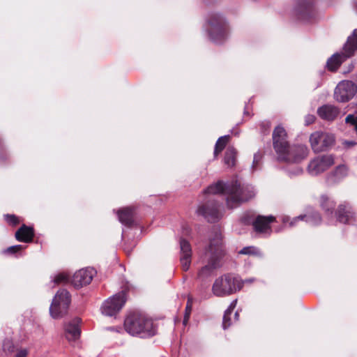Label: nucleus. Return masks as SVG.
I'll list each match as a JSON object with an SVG mask.
<instances>
[{
    "label": "nucleus",
    "instance_id": "6ab92c4d",
    "mask_svg": "<svg viewBox=\"0 0 357 357\" xmlns=\"http://www.w3.org/2000/svg\"><path fill=\"white\" fill-rule=\"evenodd\" d=\"M335 215L340 222L347 224L355 219L356 213L349 203H343L338 206Z\"/></svg>",
    "mask_w": 357,
    "mask_h": 357
},
{
    "label": "nucleus",
    "instance_id": "a878e982",
    "mask_svg": "<svg viewBox=\"0 0 357 357\" xmlns=\"http://www.w3.org/2000/svg\"><path fill=\"white\" fill-rule=\"evenodd\" d=\"M304 220L311 225H317L321 223V218L320 214L317 211L309 212L304 215Z\"/></svg>",
    "mask_w": 357,
    "mask_h": 357
},
{
    "label": "nucleus",
    "instance_id": "58836bf2",
    "mask_svg": "<svg viewBox=\"0 0 357 357\" xmlns=\"http://www.w3.org/2000/svg\"><path fill=\"white\" fill-rule=\"evenodd\" d=\"M315 120V116L312 114H307L305 116V121L306 125H310Z\"/></svg>",
    "mask_w": 357,
    "mask_h": 357
},
{
    "label": "nucleus",
    "instance_id": "473e14b6",
    "mask_svg": "<svg viewBox=\"0 0 357 357\" xmlns=\"http://www.w3.org/2000/svg\"><path fill=\"white\" fill-rule=\"evenodd\" d=\"M345 123L350 126H353L357 134V115L349 114L345 118Z\"/></svg>",
    "mask_w": 357,
    "mask_h": 357
},
{
    "label": "nucleus",
    "instance_id": "a19ab883",
    "mask_svg": "<svg viewBox=\"0 0 357 357\" xmlns=\"http://www.w3.org/2000/svg\"><path fill=\"white\" fill-rule=\"evenodd\" d=\"M255 281V278H250V279H246V280H241L240 279V282H241L242 283V287H243L244 284H250L252 282H253Z\"/></svg>",
    "mask_w": 357,
    "mask_h": 357
},
{
    "label": "nucleus",
    "instance_id": "dca6fc26",
    "mask_svg": "<svg viewBox=\"0 0 357 357\" xmlns=\"http://www.w3.org/2000/svg\"><path fill=\"white\" fill-rule=\"evenodd\" d=\"M349 167L345 165L337 166L326 176V183L328 185H333L342 181L349 175Z\"/></svg>",
    "mask_w": 357,
    "mask_h": 357
},
{
    "label": "nucleus",
    "instance_id": "2eb2a0df",
    "mask_svg": "<svg viewBox=\"0 0 357 357\" xmlns=\"http://www.w3.org/2000/svg\"><path fill=\"white\" fill-rule=\"evenodd\" d=\"M294 12L299 20H309L315 13L314 0H300L294 8Z\"/></svg>",
    "mask_w": 357,
    "mask_h": 357
},
{
    "label": "nucleus",
    "instance_id": "4c0bfd02",
    "mask_svg": "<svg viewBox=\"0 0 357 357\" xmlns=\"http://www.w3.org/2000/svg\"><path fill=\"white\" fill-rule=\"evenodd\" d=\"M190 311H191V307L189 305V303H188L187 306H186V313H185L184 320H183V324H185V325L187 324V322L188 321V319L190 317Z\"/></svg>",
    "mask_w": 357,
    "mask_h": 357
},
{
    "label": "nucleus",
    "instance_id": "bb28decb",
    "mask_svg": "<svg viewBox=\"0 0 357 357\" xmlns=\"http://www.w3.org/2000/svg\"><path fill=\"white\" fill-rule=\"evenodd\" d=\"M237 304V299H235L231 301L229 307L225 310L223 321H222V327L223 329H227L231 326V322H228L229 316L231 314L234 309L236 307Z\"/></svg>",
    "mask_w": 357,
    "mask_h": 357
},
{
    "label": "nucleus",
    "instance_id": "aec40b11",
    "mask_svg": "<svg viewBox=\"0 0 357 357\" xmlns=\"http://www.w3.org/2000/svg\"><path fill=\"white\" fill-rule=\"evenodd\" d=\"M80 322L81 319L77 317L66 325V337L69 341H75L79 337L81 333Z\"/></svg>",
    "mask_w": 357,
    "mask_h": 357
},
{
    "label": "nucleus",
    "instance_id": "c756f323",
    "mask_svg": "<svg viewBox=\"0 0 357 357\" xmlns=\"http://www.w3.org/2000/svg\"><path fill=\"white\" fill-rule=\"evenodd\" d=\"M239 254L257 256H259L261 255L260 250L254 246H248L243 248L242 250L239 251Z\"/></svg>",
    "mask_w": 357,
    "mask_h": 357
},
{
    "label": "nucleus",
    "instance_id": "72a5a7b5",
    "mask_svg": "<svg viewBox=\"0 0 357 357\" xmlns=\"http://www.w3.org/2000/svg\"><path fill=\"white\" fill-rule=\"evenodd\" d=\"M261 160V155L259 153H257L254 155L253 162L251 168L253 170H255L257 167V165L259 164Z\"/></svg>",
    "mask_w": 357,
    "mask_h": 357
},
{
    "label": "nucleus",
    "instance_id": "c85d7f7f",
    "mask_svg": "<svg viewBox=\"0 0 357 357\" xmlns=\"http://www.w3.org/2000/svg\"><path fill=\"white\" fill-rule=\"evenodd\" d=\"M229 136L225 135L222 137H220L218 141L216 142L215 150H214V155L215 156H217L218 154H219L225 147L226 144L228 142Z\"/></svg>",
    "mask_w": 357,
    "mask_h": 357
},
{
    "label": "nucleus",
    "instance_id": "7c9ffc66",
    "mask_svg": "<svg viewBox=\"0 0 357 357\" xmlns=\"http://www.w3.org/2000/svg\"><path fill=\"white\" fill-rule=\"evenodd\" d=\"M25 247L22 245H16L10 246L2 251L3 255H14L22 250L24 249Z\"/></svg>",
    "mask_w": 357,
    "mask_h": 357
},
{
    "label": "nucleus",
    "instance_id": "7ed1b4c3",
    "mask_svg": "<svg viewBox=\"0 0 357 357\" xmlns=\"http://www.w3.org/2000/svg\"><path fill=\"white\" fill-rule=\"evenodd\" d=\"M223 254L222 236L219 231H215L206 251V256L208 258V264L199 269L198 278L204 280L211 276L214 271L220 267V259Z\"/></svg>",
    "mask_w": 357,
    "mask_h": 357
},
{
    "label": "nucleus",
    "instance_id": "c9c22d12",
    "mask_svg": "<svg viewBox=\"0 0 357 357\" xmlns=\"http://www.w3.org/2000/svg\"><path fill=\"white\" fill-rule=\"evenodd\" d=\"M3 348L5 351H13V344L11 341H10L9 340H6L4 341L3 344Z\"/></svg>",
    "mask_w": 357,
    "mask_h": 357
},
{
    "label": "nucleus",
    "instance_id": "1a4fd4ad",
    "mask_svg": "<svg viewBox=\"0 0 357 357\" xmlns=\"http://www.w3.org/2000/svg\"><path fill=\"white\" fill-rule=\"evenodd\" d=\"M310 143L313 151L319 153L328 150L334 145L335 137L329 132L316 131L311 134Z\"/></svg>",
    "mask_w": 357,
    "mask_h": 357
},
{
    "label": "nucleus",
    "instance_id": "f704fd0d",
    "mask_svg": "<svg viewBox=\"0 0 357 357\" xmlns=\"http://www.w3.org/2000/svg\"><path fill=\"white\" fill-rule=\"evenodd\" d=\"M6 220L12 225H16L18 224L17 218L14 215L7 214L5 215Z\"/></svg>",
    "mask_w": 357,
    "mask_h": 357
},
{
    "label": "nucleus",
    "instance_id": "0eeeda50",
    "mask_svg": "<svg viewBox=\"0 0 357 357\" xmlns=\"http://www.w3.org/2000/svg\"><path fill=\"white\" fill-rule=\"evenodd\" d=\"M240 278L227 274L218 278L212 287V291L217 296L231 295L242 289Z\"/></svg>",
    "mask_w": 357,
    "mask_h": 357
},
{
    "label": "nucleus",
    "instance_id": "5701e85b",
    "mask_svg": "<svg viewBox=\"0 0 357 357\" xmlns=\"http://www.w3.org/2000/svg\"><path fill=\"white\" fill-rule=\"evenodd\" d=\"M119 220L124 225L130 226L133 222V210L130 207L123 208L117 212Z\"/></svg>",
    "mask_w": 357,
    "mask_h": 357
},
{
    "label": "nucleus",
    "instance_id": "37998d69",
    "mask_svg": "<svg viewBox=\"0 0 357 357\" xmlns=\"http://www.w3.org/2000/svg\"><path fill=\"white\" fill-rule=\"evenodd\" d=\"M243 222H244L245 223H246V224L250 223V221H249V220H246L245 218H243Z\"/></svg>",
    "mask_w": 357,
    "mask_h": 357
},
{
    "label": "nucleus",
    "instance_id": "a211bd4d",
    "mask_svg": "<svg viewBox=\"0 0 357 357\" xmlns=\"http://www.w3.org/2000/svg\"><path fill=\"white\" fill-rule=\"evenodd\" d=\"M192 259V248L188 241L185 239L180 241V263L184 271L189 270Z\"/></svg>",
    "mask_w": 357,
    "mask_h": 357
},
{
    "label": "nucleus",
    "instance_id": "ddd939ff",
    "mask_svg": "<svg viewBox=\"0 0 357 357\" xmlns=\"http://www.w3.org/2000/svg\"><path fill=\"white\" fill-rule=\"evenodd\" d=\"M275 221L273 215H257L252 222L255 231L263 236H269L272 233L271 223Z\"/></svg>",
    "mask_w": 357,
    "mask_h": 357
},
{
    "label": "nucleus",
    "instance_id": "c03bdc74",
    "mask_svg": "<svg viewBox=\"0 0 357 357\" xmlns=\"http://www.w3.org/2000/svg\"><path fill=\"white\" fill-rule=\"evenodd\" d=\"M302 172H303V170H302V169H301V168L298 169V170H297L298 174H300V173H301Z\"/></svg>",
    "mask_w": 357,
    "mask_h": 357
},
{
    "label": "nucleus",
    "instance_id": "393cba45",
    "mask_svg": "<svg viewBox=\"0 0 357 357\" xmlns=\"http://www.w3.org/2000/svg\"><path fill=\"white\" fill-rule=\"evenodd\" d=\"M236 151L233 147H228L224 158V162L228 167H233L235 165Z\"/></svg>",
    "mask_w": 357,
    "mask_h": 357
},
{
    "label": "nucleus",
    "instance_id": "79ce46f5",
    "mask_svg": "<svg viewBox=\"0 0 357 357\" xmlns=\"http://www.w3.org/2000/svg\"><path fill=\"white\" fill-rule=\"evenodd\" d=\"M344 144L347 146H353L355 144V142H353V141H345L344 142Z\"/></svg>",
    "mask_w": 357,
    "mask_h": 357
},
{
    "label": "nucleus",
    "instance_id": "ea45409f",
    "mask_svg": "<svg viewBox=\"0 0 357 357\" xmlns=\"http://www.w3.org/2000/svg\"><path fill=\"white\" fill-rule=\"evenodd\" d=\"M231 314L229 316L228 322H231V325L238 320V312L236 311L234 315L233 319L231 317Z\"/></svg>",
    "mask_w": 357,
    "mask_h": 357
},
{
    "label": "nucleus",
    "instance_id": "39448f33",
    "mask_svg": "<svg viewBox=\"0 0 357 357\" xmlns=\"http://www.w3.org/2000/svg\"><path fill=\"white\" fill-rule=\"evenodd\" d=\"M124 328L130 335L142 338L153 336L157 331L152 319L138 313L131 314L126 318Z\"/></svg>",
    "mask_w": 357,
    "mask_h": 357
},
{
    "label": "nucleus",
    "instance_id": "b1692460",
    "mask_svg": "<svg viewBox=\"0 0 357 357\" xmlns=\"http://www.w3.org/2000/svg\"><path fill=\"white\" fill-rule=\"evenodd\" d=\"M321 207L329 213H333L335 206V202L326 195H322L319 199Z\"/></svg>",
    "mask_w": 357,
    "mask_h": 357
},
{
    "label": "nucleus",
    "instance_id": "f03ea898",
    "mask_svg": "<svg viewBox=\"0 0 357 357\" xmlns=\"http://www.w3.org/2000/svg\"><path fill=\"white\" fill-rule=\"evenodd\" d=\"M273 144L277 159L281 162H300L309 153L305 145H289L287 132L282 126L275 127L273 132Z\"/></svg>",
    "mask_w": 357,
    "mask_h": 357
},
{
    "label": "nucleus",
    "instance_id": "4be33fe9",
    "mask_svg": "<svg viewBox=\"0 0 357 357\" xmlns=\"http://www.w3.org/2000/svg\"><path fill=\"white\" fill-rule=\"evenodd\" d=\"M34 236L32 227L22 225L15 233V238L18 241L24 243L31 242Z\"/></svg>",
    "mask_w": 357,
    "mask_h": 357
},
{
    "label": "nucleus",
    "instance_id": "423d86ee",
    "mask_svg": "<svg viewBox=\"0 0 357 357\" xmlns=\"http://www.w3.org/2000/svg\"><path fill=\"white\" fill-rule=\"evenodd\" d=\"M357 50V29L348 37L342 50L333 54L326 62V68L328 70L336 71L340 65L347 59L352 56Z\"/></svg>",
    "mask_w": 357,
    "mask_h": 357
},
{
    "label": "nucleus",
    "instance_id": "f3484780",
    "mask_svg": "<svg viewBox=\"0 0 357 357\" xmlns=\"http://www.w3.org/2000/svg\"><path fill=\"white\" fill-rule=\"evenodd\" d=\"M197 213L204 216L208 222H215L220 217L219 206L213 203H207L199 206Z\"/></svg>",
    "mask_w": 357,
    "mask_h": 357
},
{
    "label": "nucleus",
    "instance_id": "e433bc0d",
    "mask_svg": "<svg viewBox=\"0 0 357 357\" xmlns=\"http://www.w3.org/2000/svg\"><path fill=\"white\" fill-rule=\"evenodd\" d=\"M27 349H20L17 350L15 357H26L28 355Z\"/></svg>",
    "mask_w": 357,
    "mask_h": 357
},
{
    "label": "nucleus",
    "instance_id": "20e7f679",
    "mask_svg": "<svg viewBox=\"0 0 357 357\" xmlns=\"http://www.w3.org/2000/svg\"><path fill=\"white\" fill-rule=\"evenodd\" d=\"M204 29L214 43L221 44L229 37L230 28L227 20L219 13H211L206 17Z\"/></svg>",
    "mask_w": 357,
    "mask_h": 357
},
{
    "label": "nucleus",
    "instance_id": "4468645a",
    "mask_svg": "<svg viewBox=\"0 0 357 357\" xmlns=\"http://www.w3.org/2000/svg\"><path fill=\"white\" fill-rule=\"evenodd\" d=\"M96 271L92 268H82L76 271L71 278V284L75 288H81L91 283Z\"/></svg>",
    "mask_w": 357,
    "mask_h": 357
},
{
    "label": "nucleus",
    "instance_id": "2f4dec72",
    "mask_svg": "<svg viewBox=\"0 0 357 357\" xmlns=\"http://www.w3.org/2000/svg\"><path fill=\"white\" fill-rule=\"evenodd\" d=\"M69 280L68 276L63 273L56 275L53 278V282L55 284H65Z\"/></svg>",
    "mask_w": 357,
    "mask_h": 357
},
{
    "label": "nucleus",
    "instance_id": "9b49d317",
    "mask_svg": "<svg viewBox=\"0 0 357 357\" xmlns=\"http://www.w3.org/2000/svg\"><path fill=\"white\" fill-rule=\"evenodd\" d=\"M124 291L118 293L106 300L102 305V313L106 316H114L119 312L126 303Z\"/></svg>",
    "mask_w": 357,
    "mask_h": 357
},
{
    "label": "nucleus",
    "instance_id": "6e6552de",
    "mask_svg": "<svg viewBox=\"0 0 357 357\" xmlns=\"http://www.w3.org/2000/svg\"><path fill=\"white\" fill-rule=\"evenodd\" d=\"M70 303V295L66 289H61L54 296L50 307V313L54 319L66 314Z\"/></svg>",
    "mask_w": 357,
    "mask_h": 357
},
{
    "label": "nucleus",
    "instance_id": "9d476101",
    "mask_svg": "<svg viewBox=\"0 0 357 357\" xmlns=\"http://www.w3.org/2000/svg\"><path fill=\"white\" fill-rule=\"evenodd\" d=\"M335 163L332 155H322L310 160L307 171L311 176H315L328 169Z\"/></svg>",
    "mask_w": 357,
    "mask_h": 357
},
{
    "label": "nucleus",
    "instance_id": "cd10ccee",
    "mask_svg": "<svg viewBox=\"0 0 357 357\" xmlns=\"http://www.w3.org/2000/svg\"><path fill=\"white\" fill-rule=\"evenodd\" d=\"M305 217V215H300L298 216L291 218L288 215H284L282 217V222L284 226L288 225L290 227H294L297 225V223L299 221L304 220Z\"/></svg>",
    "mask_w": 357,
    "mask_h": 357
},
{
    "label": "nucleus",
    "instance_id": "412c9836",
    "mask_svg": "<svg viewBox=\"0 0 357 357\" xmlns=\"http://www.w3.org/2000/svg\"><path fill=\"white\" fill-rule=\"evenodd\" d=\"M317 114L322 119L333 121L339 115L340 109L333 105H324L318 108Z\"/></svg>",
    "mask_w": 357,
    "mask_h": 357
},
{
    "label": "nucleus",
    "instance_id": "f8f14e48",
    "mask_svg": "<svg viewBox=\"0 0 357 357\" xmlns=\"http://www.w3.org/2000/svg\"><path fill=\"white\" fill-rule=\"evenodd\" d=\"M357 92V86L351 81H341L335 87V99L340 102H345L351 100Z\"/></svg>",
    "mask_w": 357,
    "mask_h": 357
},
{
    "label": "nucleus",
    "instance_id": "f257e3e1",
    "mask_svg": "<svg viewBox=\"0 0 357 357\" xmlns=\"http://www.w3.org/2000/svg\"><path fill=\"white\" fill-rule=\"evenodd\" d=\"M207 194H222L225 197L227 205L233 208L242 202L248 201L255 196L256 192L253 186L248 184L241 185L237 181L218 182L208 186L204 191Z\"/></svg>",
    "mask_w": 357,
    "mask_h": 357
}]
</instances>
